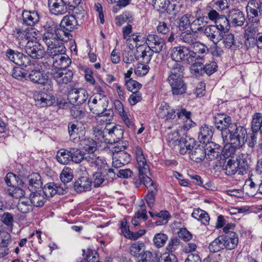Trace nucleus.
Masks as SVG:
<instances>
[{
  "label": "nucleus",
  "mask_w": 262,
  "mask_h": 262,
  "mask_svg": "<svg viewBox=\"0 0 262 262\" xmlns=\"http://www.w3.org/2000/svg\"><path fill=\"white\" fill-rule=\"evenodd\" d=\"M208 52V48L204 43L196 41L191 46H184L173 48L170 52L172 60L191 64L195 61H204Z\"/></svg>",
  "instance_id": "1"
},
{
  "label": "nucleus",
  "mask_w": 262,
  "mask_h": 262,
  "mask_svg": "<svg viewBox=\"0 0 262 262\" xmlns=\"http://www.w3.org/2000/svg\"><path fill=\"white\" fill-rule=\"evenodd\" d=\"M228 141L232 145V149L242 147L247 140L246 129L243 126L232 125L227 133Z\"/></svg>",
  "instance_id": "2"
},
{
  "label": "nucleus",
  "mask_w": 262,
  "mask_h": 262,
  "mask_svg": "<svg viewBox=\"0 0 262 262\" xmlns=\"http://www.w3.org/2000/svg\"><path fill=\"white\" fill-rule=\"evenodd\" d=\"M165 117L167 120H174L176 122L178 119L180 120L183 123V127L186 129L191 127L194 124L190 118V112L181 107H178L175 110H170Z\"/></svg>",
  "instance_id": "3"
},
{
  "label": "nucleus",
  "mask_w": 262,
  "mask_h": 262,
  "mask_svg": "<svg viewBox=\"0 0 262 262\" xmlns=\"http://www.w3.org/2000/svg\"><path fill=\"white\" fill-rule=\"evenodd\" d=\"M89 106L95 114H99L108 106V100L103 93H95L89 99Z\"/></svg>",
  "instance_id": "4"
},
{
  "label": "nucleus",
  "mask_w": 262,
  "mask_h": 262,
  "mask_svg": "<svg viewBox=\"0 0 262 262\" xmlns=\"http://www.w3.org/2000/svg\"><path fill=\"white\" fill-rule=\"evenodd\" d=\"M214 122L215 127L222 132L223 140L228 141V130L230 129L232 125L235 124L232 123L231 117L224 113L217 114L214 116Z\"/></svg>",
  "instance_id": "5"
},
{
  "label": "nucleus",
  "mask_w": 262,
  "mask_h": 262,
  "mask_svg": "<svg viewBox=\"0 0 262 262\" xmlns=\"http://www.w3.org/2000/svg\"><path fill=\"white\" fill-rule=\"evenodd\" d=\"M29 79L34 83L40 84L42 86H47L48 90H52L53 85L51 80L45 73L44 71L36 68L31 70L28 74Z\"/></svg>",
  "instance_id": "6"
},
{
  "label": "nucleus",
  "mask_w": 262,
  "mask_h": 262,
  "mask_svg": "<svg viewBox=\"0 0 262 262\" xmlns=\"http://www.w3.org/2000/svg\"><path fill=\"white\" fill-rule=\"evenodd\" d=\"M23 48L28 56L35 59H41L46 53L43 47L36 40H28Z\"/></svg>",
  "instance_id": "7"
},
{
  "label": "nucleus",
  "mask_w": 262,
  "mask_h": 262,
  "mask_svg": "<svg viewBox=\"0 0 262 262\" xmlns=\"http://www.w3.org/2000/svg\"><path fill=\"white\" fill-rule=\"evenodd\" d=\"M104 133L107 137V143L113 145L117 143L122 138L124 132L120 125L107 124L104 128Z\"/></svg>",
  "instance_id": "8"
},
{
  "label": "nucleus",
  "mask_w": 262,
  "mask_h": 262,
  "mask_svg": "<svg viewBox=\"0 0 262 262\" xmlns=\"http://www.w3.org/2000/svg\"><path fill=\"white\" fill-rule=\"evenodd\" d=\"M144 244L137 242L131 245L130 253L134 257L140 258L138 262H148L152 257V254L149 251H145L143 249Z\"/></svg>",
  "instance_id": "9"
},
{
  "label": "nucleus",
  "mask_w": 262,
  "mask_h": 262,
  "mask_svg": "<svg viewBox=\"0 0 262 262\" xmlns=\"http://www.w3.org/2000/svg\"><path fill=\"white\" fill-rule=\"evenodd\" d=\"M88 98L87 91L82 88H74L69 91L68 99L72 104H81L85 102Z\"/></svg>",
  "instance_id": "10"
},
{
  "label": "nucleus",
  "mask_w": 262,
  "mask_h": 262,
  "mask_svg": "<svg viewBox=\"0 0 262 262\" xmlns=\"http://www.w3.org/2000/svg\"><path fill=\"white\" fill-rule=\"evenodd\" d=\"M259 5L255 0H249L246 7L247 17L254 24H258L261 16Z\"/></svg>",
  "instance_id": "11"
},
{
  "label": "nucleus",
  "mask_w": 262,
  "mask_h": 262,
  "mask_svg": "<svg viewBox=\"0 0 262 262\" xmlns=\"http://www.w3.org/2000/svg\"><path fill=\"white\" fill-rule=\"evenodd\" d=\"M51 75L58 84H65L70 82L73 76L72 71L67 69L52 70Z\"/></svg>",
  "instance_id": "12"
},
{
  "label": "nucleus",
  "mask_w": 262,
  "mask_h": 262,
  "mask_svg": "<svg viewBox=\"0 0 262 262\" xmlns=\"http://www.w3.org/2000/svg\"><path fill=\"white\" fill-rule=\"evenodd\" d=\"M45 32L42 36V40L45 43H49L51 41L57 39V31L58 26L56 23L52 20L46 23L43 26Z\"/></svg>",
  "instance_id": "13"
},
{
  "label": "nucleus",
  "mask_w": 262,
  "mask_h": 262,
  "mask_svg": "<svg viewBox=\"0 0 262 262\" xmlns=\"http://www.w3.org/2000/svg\"><path fill=\"white\" fill-rule=\"evenodd\" d=\"M6 56L11 61L18 66L26 67L30 64V57L20 52L9 49L6 52Z\"/></svg>",
  "instance_id": "14"
},
{
  "label": "nucleus",
  "mask_w": 262,
  "mask_h": 262,
  "mask_svg": "<svg viewBox=\"0 0 262 262\" xmlns=\"http://www.w3.org/2000/svg\"><path fill=\"white\" fill-rule=\"evenodd\" d=\"M32 29L24 28L23 27H16L13 30L12 35L17 40L19 45L23 47L26 43V41L30 40L31 37Z\"/></svg>",
  "instance_id": "15"
},
{
  "label": "nucleus",
  "mask_w": 262,
  "mask_h": 262,
  "mask_svg": "<svg viewBox=\"0 0 262 262\" xmlns=\"http://www.w3.org/2000/svg\"><path fill=\"white\" fill-rule=\"evenodd\" d=\"M260 174H252L249 179L246 181L243 187V189L249 196H254L257 192L258 187L259 186Z\"/></svg>",
  "instance_id": "16"
},
{
  "label": "nucleus",
  "mask_w": 262,
  "mask_h": 262,
  "mask_svg": "<svg viewBox=\"0 0 262 262\" xmlns=\"http://www.w3.org/2000/svg\"><path fill=\"white\" fill-rule=\"evenodd\" d=\"M228 20L233 27H242L245 23L246 18L243 12L237 8H233L227 12Z\"/></svg>",
  "instance_id": "17"
},
{
  "label": "nucleus",
  "mask_w": 262,
  "mask_h": 262,
  "mask_svg": "<svg viewBox=\"0 0 262 262\" xmlns=\"http://www.w3.org/2000/svg\"><path fill=\"white\" fill-rule=\"evenodd\" d=\"M148 48L155 53H160L165 45L164 40L156 34H149L146 38Z\"/></svg>",
  "instance_id": "18"
},
{
  "label": "nucleus",
  "mask_w": 262,
  "mask_h": 262,
  "mask_svg": "<svg viewBox=\"0 0 262 262\" xmlns=\"http://www.w3.org/2000/svg\"><path fill=\"white\" fill-rule=\"evenodd\" d=\"M47 46V54L53 58L59 55L66 54V49L63 43L58 39L51 41L49 43H45Z\"/></svg>",
  "instance_id": "19"
},
{
  "label": "nucleus",
  "mask_w": 262,
  "mask_h": 262,
  "mask_svg": "<svg viewBox=\"0 0 262 262\" xmlns=\"http://www.w3.org/2000/svg\"><path fill=\"white\" fill-rule=\"evenodd\" d=\"M33 97L36 105L39 107L51 106L55 101L53 95L43 92H36L34 94Z\"/></svg>",
  "instance_id": "20"
},
{
  "label": "nucleus",
  "mask_w": 262,
  "mask_h": 262,
  "mask_svg": "<svg viewBox=\"0 0 262 262\" xmlns=\"http://www.w3.org/2000/svg\"><path fill=\"white\" fill-rule=\"evenodd\" d=\"M50 12L54 15H62L70 12L63 0H48Z\"/></svg>",
  "instance_id": "21"
},
{
  "label": "nucleus",
  "mask_w": 262,
  "mask_h": 262,
  "mask_svg": "<svg viewBox=\"0 0 262 262\" xmlns=\"http://www.w3.org/2000/svg\"><path fill=\"white\" fill-rule=\"evenodd\" d=\"M206 158L210 161L221 158L222 148L218 144L211 142L205 144Z\"/></svg>",
  "instance_id": "22"
},
{
  "label": "nucleus",
  "mask_w": 262,
  "mask_h": 262,
  "mask_svg": "<svg viewBox=\"0 0 262 262\" xmlns=\"http://www.w3.org/2000/svg\"><path fill=\"white\" fill-rule=\"evenodd\" d=\"M204 33L207 38L214 44H217L223 39L224 34L220 31L214 25H209L206 27Z\"/></svg>",
  "instance_id": "23"
},
{
  "label": "nucleus",
  "mask_w": 262,
  "mask_h": 262,
  "mask_svg": "<svg viewBox=\"0 0 262 262\" xmlns=\"http://www.w3.org/2000/svg\"><path fill=\"white\" fill-rule=\"evenodd\" d=\"M168 81L173 95H181L186 92V85L181 78H176L172 76L168 78Z\"/></svg>",
  "instance_id": "24"
},
{
  "label": "nucleus",
  "mask_w": 262,
  "mask_h": 262,
  "mask_svg": "<svg viewBox=\"0 0 262 262\" xmlns=\"http://www.w3.org/2000/svg\"><path fill=\"white\" fill-rule=\"evenodd\" d=\"M194 146H196L194 139L193 138H190L187 136H185V137L181 138L179 141L180 152L182 155L190 153Z\"/></svg>",
  "instance_id": "25"
},
{
  "label": "nucleus",
  "mask_w": 262,
  "mask_h": 262,
  "mask_svg": "<svg viewBox=\"0 0 262 262\" xmlns=\"http://www.w3.org/2000/svg\"><path fill=\"white\" fill-rule=\"evenodd\" d=\"M84 160L88 162L91 167H95L97 170L104 168L106 165L105 161L97 156L94 152L86 154Z\"/></svg>",
  "instance_id": "26"
},
{
  "label": "nucleus",
  "mask_w": 262,
  "mask_h": 262,
  "mask_svg": "<svg viewBox=\"0 0 262 262\" xmlns=\"http://www.w3.org/2000/svg\"><path fill=\"white\" fill-rule=\"evenodd\" d=\"M52 59L53 69L52 70L67 69L71 63L70 58L66 54L55 56Z\"/></svg>",
  "instance_id": "27"
},
{
  "label": "nucleus",
  "mask_w": 262,
  "mask_h": 262,
  "mask_svg": "<svg viewBox=\"0 0 262 262\" xmlns=\"http://www.w3.org/2000/svg\"><path fill=\"white\" fill-rule=\"evenodd\" d=\"M189 154L190 158L196 162H200L205 158H206V153L205 151V144H202L194 146Z\"/></svg>",
  "instance_id": "28"
},
{
  "label": "nucleus",
  "mask_w": 262,
  "mask_h": 262,
  "mask_svg": "<svg viewBox=\"0 0 262 262\" xmlns=\"http://www.w3.org/2000/svg\"><path fill=\"white\" fill-rule=\"evenodd\" d=\"M130 155L125 151H121L113 155V166L118 168L130 161Z\"/></svg>",
  "instance_id": "29"
},
{
  "label": "nucleus",
  "mask_w": 262,
  "mask_h": 262,
  "mask_svg": "<svg viewBox=\"0 0 262 262\" xmlns=\"http://www.w3.org/2000/svg\"><path fill=\"white\" fill-rule=\"evenodd\" d=\"M60 25L67 31L72 32L77 28V17L71 15L64 16L61 21Z\"/></svg>",
  "instance_id": "30"
},
{
  "label": "nucleus",
  "mask_w": 262,
  "mask_h": 262,
  "mask_svg": "<svg viewBox=\"0 0 262 262\" xmlns=\"http://www.w3.org/2000/svg\"><path fill=\"white\" fill-rule=\"evenodd\" d=\"M92 183L87 177H81L75 182L74 189L77 192L90 190Z\"/></svg>",
  "instance_id": "31"
},
{
  "label": "nucleus",
  "mask_w": 262,
  "mask_h": 262,
  "mask_svg": "<svg viewBox=\"0 0 262 262\" xmlns=\"http://www.w3.org/2000/svg\"><path fill=\"white\" fill-rule=\"evenodd\" d=\"M79 146L84 151V153L95 152L96 150V142L91 138H82L80 140Z\"/></svg>",
  "instance_id": "32"
},
{
  "label": "nucleus",
  "mask_w": 262,
  "mask_h": 262,
  "mask_svg": "<svg viewBox=\"0 0 262 262\" xmlns=\"http://www.w3.org/2000/svg\"><path fill=\"white\" fill-rule=\"evenodd\" d=\"M29 182L28 189L30 191L36 190L42 185L40 176L37 173H32L28 177Z\"/></svg>",
  "instance_id": "33"
},
{
  "label": "nucleus",
  "mask_w": 262,
  "mask_h": 262,
  "mask_svg": "<svg viewBox=\"0 0 262 262\" xmlns=\"http://www.w3.org/2000/svg\"><path fill=\"white\" fill-rule=\"evenodd\" d=\"M223 236L226 249L232 250L236 247L238 243V237L236 233L230 232Z\"/></svg>",
  "instance_id": "34"
},
{
  "label": "nucleus",
  "mask_w": 262,
  "mask_h": 262,
  "mask_svg": "<svg viewBox=\"0 0 262 262\" xmlns=\"http://www.w3.org/2000/svg\"><path fill=\"white\" fill-rule=\"evenodd\" d=\"M22 17L24 24L30 26H34L39 19L38 13L35 11H24Z\"/></svg>",
  "instance_id": "35"
},
{
  "label": "nucleus",
  "mask_w": 262,
  "mask_h": 262,
  "mask_svg": "<svg viewBox=\"0 0 262 262\" xmlns=\"http://www.w3.org/2000/svg\"><path fill=\"white\" fill-rule=\"evenodd\" d=\"M213 133V127L211 126L205 125L200 128L198 138L201 142L205 144V142H209V140L211 138Z\"/></svg>",
  "instance_id": "36"
},
{
  "label": "nucleus",
  "mask_w": 262,
  "mask_h": 262,
  "mask_svg": "<svg viewBox=\"0 0 262 262\" xmlns=\"http://www.w3.org/2000/svg\"><path fill=\"white\" fill-rule=\"evenodd\" d=\"M223 168L225 173L228 176H232L236 173L238 174H243V171L238 168L236 162L231 159L228 160L227 163L224 165Z\"/></svg>",
  "instance_id": "37"
},
{
  "label": "nucleus",
  "mask_w": 262,
  "mask_h": 262,
  "mask_svg": "<svg viewBox=\"0 0 262 262\" xmlns=\"http://www.w3.org/2000/svg\"><path fill=\"white\" fill-rule=\"evenodd\" d=\"M175 62H169L168 66L170 69L169 75L168 77H176L181 78V76L184 70V67L181 64L178 63L179 61H174Z\"/></svg>",
  "instance_id": "38"
},
{
  "label": "nucleus",
  "mask_w": 262,
  "mask_h": 262,
  "mask_svg": "<svg viewBox=\"0 0 262 262\" xmlns=\"http://www.w3.org/2000/svg\"><path fill=\"white\" fill-rule=\"evenodd\" d=\"M228 20V16L224 15L221 16L217 19L215 23L214 26L219 29L222 33L225 34L228 32L230 28V23Z\"/></svg>",
  "instance_id": "39"
},
{
  "label": "nucleus",
  "mask_w": 262,
  "mask_h": 262,
  "mask_svg": "<svg viewBox=\"0 0 262 262\" xmlns=\"http://www.w3.org/2000/svg\"><path fill=\"white\" fill-rule=\"evenodd\" d=\"M0 220L5 225L9 232H12L14 223V215L10 212L3 213L0 216Z\"/></svg>",
  "instance_id": "40"
},
{
  "label": "nucleus",
  "mask_w": 262,
  "mask_h": 262,
  "mask_svg": "<svg viewBox=\"0 0 262 262\" xmlns=\"http://www.w3.org/2000/svg\"><path fill=\"white\" fill-rule=\"evenodd\" d=\"M63 190L58 187L54 183H49L45 185L43 192L47 197H52L56 193H63Z\"/></svg>",
  "instance_id": "41"
},
{
  "label": "nucleus",
  "mask_w": 262,
  "mask_h": 262,
  "mask_svg": "<svg viewBox=\"0 0 262 262\" xmlns=\"http://www.w3.org/2000/svg\"><path fill=\"white\" fill-rule=\"evenodd\" d=\"M209 249L212 252H217L226 249L223 236L220 235L212 241L209 246Z\"/></svg>",
  "instance_id": "42"
},
{
  "label": "nucleus",
  "mask_w": 262,
  "mask_h": 262,
  "mask_svg": "<svg viewBox=\"0 0 262 262\" xmlns=\"http://www.w3.org/2000/svg\"><path fill=\"white\" fill-rule=\"evenodd\" d=\"M105 176L102 174V173L99 172H96L93 174V181L92 184L95 187H98L101 184L104 183V185H106L108 182H112L113 180V178H105Z\"/></svg>",
  "instance_id": "43"
},
{
  "label": "nucleus",
  "mask_w": 262,
  "mask_h": 262,
  "mask_svg": "<svg viewBox=\"0 0 262 262\" xmlns=\"http://www.w3.org/2000/svg\"><path fill=\"white\" fill-rule=\"evenodd\" d=\"M71 152L70 150H68L65 149L59 150L56 155L57 161L61 164H67L70 161H72Z\"/></svg>",
  "instance_id": "44"
},
{
  "label": "nucleus",
  "mask_w": 262,
  "mask_h": 262,
  "mask_svg": "<svg viewBox=\"0 0 262 262\" xmlns=\"http://www.w3.org/2000/svg\"><path fill=\"white\" fill-rule=\"evenodd\" d=\"M207 19L204 16H199L190 24V29L193 32L203 30V27L207 24V21L205 20Z\"/></svg>",
  "instance_id": "45"
},
{
  "label": "nucleus",
  "mask_w": 262,
  "mask_h": 262,
  "mask_svg": "<svg viewBox=\"0 0 262 262\" xmlns=\"http://www.w3.org/2000/svg\"><path fill=\"white\" fill-rule=\"evenodd\" d=\"M29 199L31 204L35 207H41L46 202V199L43 195L37 191L32 192L30 194Z\"/></svg>",
  "instance_id": "46"
},
{
  "label": "nucleus",
  "mask_w": 262,
  "mask_h": 262,
  "mask_svg": "<svg viewBox=\"0 0 262 262\" xmlns=\"http://www.w3.org/2000/svg\"><path fill=\"white\" fill-rule=\"evenodd\" d=\"M148 173L139 172V179L142 182V184L146 187L148 190L157 189L156 184L151 180L150 178L147 176Z\"/></svg>",
  "instance_id": "47"
},
{
  "label": "nucleus",
  "mask_w": 262,
  "mask_h": 262,
  "mask_svg": "<svg viewBox=\"0 0 262 262\" xmlns=\"http://www.w3.org/2000/svg\"><path fill=\"white\" fill-rule=\"evenodd\" d=\"M262 114L257 113L254 114L251 122V129L253 133L260 131L262 125Z\"/></svg>",
  "instance_id": "48"
},
{
  "label": "nucleus",
  "mask_w": 262,
  "mask_h": 262,
  "mask_svg": "<svg viewBox=\"0 0 262 262\" xmlns=\"http://www.w3.org/2000/svg\"><path fill=\"white\" fill-rule=\"evenodd\" d=\"M72 161L76 163H79L82 160H84L86 153H82L81 151L78 148H71Z\"/></svg>",
  "instance_id": "49"
},
{
  "label": "nucleus",
  "mask_w": 262,
  "mask_h": 262,
  "mask_svg": "<svg viewBox=\"0 0 262 262\" xmlns=\"http://www.w3.org/2000/svg\"><path fill=\"white\" fill-rule=\"evenodd\" d=\"M17 209L23 213H26L32 210V206L27 199H22L17 204Z\"/></svg>",
  "instance_id": "50"
},
{
  "label": "nucleus",
  "mask_w": 262,
  "mask_h": 262,
  "mask_svg": "<svg viewBox=\"0 0 262 262\" xmlns=\"http://www.w3.org/2000/svg\"><path fill=\"white\" fill-rule=\"evenodd\" d=\"M136 159L139 169V173H149V167L146 163L144 155H143L142 156L137 157Z\"/></svg>",
  "instance_id": "51"
},
{
  "label": "nucleus",
  "mask_w": 262,
  "mask_h": 262,
  "mask_svg": "<svg viewBox=\"0 0 262 262\" xmlns=\"http://www.w3.org/2000/svg\"><path fill=\"white\" fill-rule=\"evenodd\" d=\"M60 178L64 184L70 182L73 178V170L69 167H65L60 175Z\"/></svg>",
  "instance_id": "52"
},
{
  "label": "nucleus",
  "mask_w": 262,
  "mask_h": 262,
  "mask_svg": "<svg viewBox=\"0 0 262 262\" xmlns=\"http://www.w3.org/2000/svg\"><path fill=\"white\" fill-rule=\"evenodd\" d=\"M167 239L168 237L166 234L158 233L155 234L153 241L155 245L157 248H161L164 246Z\"/></svg>",
  "instance_id": "53"
},
{
  "label": "nucleus",
  "mask_w": 262,
  "mask_h": 262,
  "mask_svg": "<svg viewBox=\"0 0 262 262\" xmlns=\"http://www.w3.org/2000/svg\"><path fill=\"white\" fill-rule=\"evenodd\" d=\"M229 0H213L209 5L216 10H224L228 8Z\"/></svg>",
  "instance_id": "54"
},
{
  "label": "nucleus",
  "mask_w": 262,
  "mask_h": 262,
  "mask_svg": "<svg viewBox=\"0 0 262 262\" xmlns=\"http://www.w3.org/2000/svg\"><path fill=\"white\" fill-rule=\"evenodd\" d=\"M71 31H68L62 27L61 25L60 26V28H58L57 31L56 33L57 34V39L59 41H67L70 39L72 37V35L70 33Z\"/></svg>",
  "instance_id": "55"
},
{
  "label": "nucleus",
  "mask_w": 262,
  "mask_h": 262,
  "mask_svg": "<svg viewBox=\"0 0 262 262\" xmlns=\"http://www.w3.org/2000/svg\"><path fill=\"white\" fill-rule=\"evenodd\" d=\"M180 39L183 42L189 44L190 46L195 42L196 35L190 32H184L180 36Z\"/></svg>",
  "instance_id": "56"
},
{
  "label": "nucleus",
  "mask_w": 262,
  "mask_h": 262,
  "mask_svg": "<svg viewBox=\"0 0 262 262\" xmlns=\"http://www.w3.org/2000/svg\"><path fill=\"white\" fill-rule=\"evenodd\" d=\"M152 5L158 11L167 10L170 2L169 0H152Z\"/></svg>",
  "instance_id": "57"
},
{
  "label": "nucleus",
  "mask_w": 262,
  "mask_h": 262,
  "mask_svg": "<svg viewBox=\"0 0 262 262\" xmlns=\"http://www.w3.org/2000/svg\"><path fill=\"white\" fill-rule=\"evenodd\" d=\"M203 61H195L193 62L190 66V70L192 74L197 75L201 74L203 70Z\"/></svg>",
  "instance_id": "58"
},
{
  "label": "nucleus",
  "mask_w": 262,
  "mask_h": 262,
  "mask_svg": "<svg viewBox=\"0 0 262 262\" xmlns=\"http://www.w3.org/2000/svg\"><path fill=\"white\" fill-rule=\"evenodd\" d=\"M236 163L238 168L243 171V173L246 172L248 167V163L247 160V156L244 154H241L238 158L236 159Z\"/></svg>",
  "instance_id": "59"
},
{
  "label": "nucleus",
  "mask_w": 262,
  "mask_h": 262,
  "mask_svg": "<svg viewBox=\"0 0 262 262\" xmlns=\"http://www.w3.org/2000/svg\"><path fill=\"white\" fill-rule=\"evenodd\" d=\"M143 47H140L137 50V52H140L141 54L139 55V56H140V57L142 58L144 62H148L151 60L152 53L155 52H152L151 50L148 48L147 50L146 49H143Z\"/></svg>",
  "instance_id": "60"
},
{
  "label": "nucleus",
  "mask_w": 262,
  "mask_h": 262,
  "mask_svg": "<svg viewBox=\"0 0 262 262\" xmlns=\"http://www.w3.org/2000/svg\"><path fill=\"white\" fill-rule=\"evenodd\" d=\"M113 111L111 109H107V108L103 111L101 113L99 114H96L98 116V120H99L100 122H104V120L102 118H106L105 119V121H110L113 118Z\"/></svg>",
  "instance_id": "61"
},
{
  "label": "nucleus",
  "mask_w": 262,
  "mask_h": 262,
  "mask_svg": "<svg viewBox=\"0 0 262 262\" xmlns=\"http://www.w3.org/2000/svg\"><path fill=\"white\" fill-rule=\"evenodd\" d=\"M125 85L127 89L132 92H139L138 90H140L142 86V85L140 83L132 79L126 80Z\"/></svg>",
  "instance_id": "62"
},
{
  "label": "nucleus",
  "mask_w": 262,
  "mask_h": 262,
  "mask_svg": "<svg viewBox=\"0 0 262 262\" xmlns=\"http://www.w3.org/2000/svg\"><path fill=\"white\" fill-rule=\"evenodd\" d=\"M157 194V189L148 190V192L145 197V201L150 208H151L155 202V197Z\"/></svg>",
  "instance_id": "63"
},
{
  "label": "nucleus",
  "mask_w": 262,
  "mask_h": 262,
  "mask_svg": "<svg viewBox=\"0 0 262 262\" xmlns=\"http://www.w3.org/2000/svg\"><path fill=\"white\" fill-rule=\"evenodd\" d=\"M27 75L25 69L20 67L13 68L12 76L15 79L21 80L26 77Z\"/></svg>",
  "instance_id": "64"
}]
</instances>
